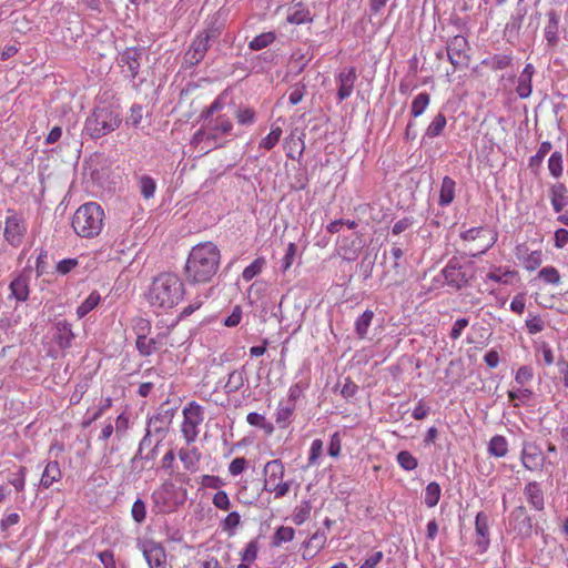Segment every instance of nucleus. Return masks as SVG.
Returning <instances> with one entry per match:
<instances>
[{
    "instance_id": "nucleus-56",
    "label": "nucleus",
    "mask_w": 568,
    "mask_h": 568,
    "mask_svg": "<svg viewBox=\"0 0 568 568\" xmlns=\"http://www.w3.org/2000/svg\"><path fill=\"white\" fill-rule=\"evenodd\" d=\"M305 92H306L305 83L300 82V83H296L295 85H293L291 88V92L288 95L290 103L292 105L298 104L303 100Z\"/></svg>"
},
{
    "instance_id": "nucleus-16",
    "label": "nucleus",
    "mask_w": 568,
    "mask_h": 568,
    "mask_svg": "<svg viewBox=\"0 0 568 568\" xmlns=\"http://www.w3.org/2000/svg\"><path fill=\"white\" fill-rule=\"evenodd\" d=\"M521 462L525 468L536 470L542 466L544 456L535 444L525 443L521 452Z\"/></svg>"
},
{
    "instance_id": "nucleus-2",
    "label": "nucleus",
    "mask_w": 568,
    "mask_h": 568,
    "mask_svg": "<svg viewBox=\"0 0 568 568\" xmlns=\"http://www.w3.org/2000/svg\"><path fill=\"white\" fill-rule=\"evenodd\" d=\"M225 105V95L220 94L215 100L201 112V118L209 121L206 126L197 130L192 139L193 144H202L209 149L222 146L221 138L231 134L233 122L227 114H219L212 118L214 113L223 110Z\"/></svg>"
},
{
    "instance_id": "nucleus-49",
    "label": "nucleus",
    "mask_w": 568,
    "mask_h": 568,
    "mask_svg": "<svg viewBox=\"0 0 568 568\" xmlns=\"http://www.w3.org/2000/svg\"><path fill=\"white\" fill-rule=\"evenodd\" d=\"M531 80H532L531 77H527V75H523V74L519 75L516 92L521 99H526L531 94V91H532Z\"/></svg>"
},
{
    "instance_id": "nucleus-11",
    "label": "nucleus",
    "mask_w": 568,
    "mask_h": 568,
    "mask_svg": "<svg viewBox=\"0 0 568 568\" xmlns=\"http://www.w3.org/2000/svg\"><path fill=\"white\" fill-rule=\"evenodd\" d=\"M142 551L150 568H168L165 549L161 544L145 541Z\"/></svg>"
},
{
    "instance_id": "nucleus-42",
    "label": "nucleus",
    "mask_w": 568,
    "mask_h": 568,
    "mask_svg": "<svg viewBox=\"0 0 568 568\" xmlns=\"http://www.w3.org/2000/svg\"><path fill=\"white\" fill-rule=\"evenodd\" d=\"M240 524L241 515L237 511H232L221 521V528L223 531L227 532L229 536H233Z\"/></svg>"
},
{
    "instance_id": "nucleus-36",
    "label": "nucleus",
    "mask_w": 568,
    "mask_h": 568,
    "mask_svg": "<svg viewBox=\"0 0 568 568\" xmlns=\"http://www.w3.org/2000/svg\"><path fill=\"white\" fill-rule=\"evenodd\" d=\"M156 344L154 338L138 334L136 347L141 355H152V353L158 352Z\"/></svg>"
},
{
    "instance_id": "nucleus-50",
    "label": "nucleus",
    "mask_w": 568,
    "mask_h": 568,
    "mask_svg": "<svg viewBox=\"0 0 568 568\" xmlns=\"http://www.w3.org/2000/svg\"><path fill=\"white\" fill-rule=\"evenodd\" d=\"M323 454V440L322 439H314L310 447V454L307 458V466H315L317 465L318 458Z\"/></svg>"
},
{
    "instance_id": "nucleus-17",
    "label": "nucleus",
    "mask_w": 568,
    "mask_h": 568,
    "mask_svg": "<svg viewBox=\"0 0 568 568\" xmlns=\"http://www.w3.org/2000/svg\"><path fill=\"white\" fill-rule=\"evenodd\" d=\"M338 90H337V98L339 101H343L347 99L354 89V84L356 81V71L355 68H349L346 70H343L338 74Z\"/></svg>"
},
{
    "instance_id": "nucleus-59",
    "label": "nucleus",
    "mask_w": 568,
    "mask_h": 568,
    "mask_svg": "<svg viewBox=\"0 0 568 568\" xmlns=\"http://www.w3.org/2000/svg\"><path fill=\"white\" fill-rule=\"evenodd\" d=\"M247 468V460L245 457H236L229 465V474L236 477L245 471Z\"/></svg>"
},
{
    "instance_id": "nucleus-32",
    "label": "nucleus",
    "mask_w": 568,
    "mask_h": 568,
    "mask_svg": "<svg viewBox=\"0 0 568 568\" xmlns=\"http://www.w3.org/2000/svg\"><path fill=\"white\" fill-rule=\"evenodd\" d=\"M295 537V530L288 526L278 527L273 537H272V546L280 547L283 542L292 541Z\"/></svg>"
},
{
    "instance_id": "nucleus-22",
    "label": "nucleus",
    "mask_w": 568,
    "mask_h": 568,
    "mask_svg": "<svg viewBox=\"0 0 568 568\" xmlns=\"http://www.w3.org/2000/svg\"><path fill=\"white\" fill-rule=\"evenodd\" d=\"M260 551L258 538L250 540L245 548L240 552L241 562L236 568H251V565L256 560Z\"/></svg>"
},
{
    "instance_id": "nucleus-24",
    "label": "nucleus",
    "mask_w": 568,
    "mask_h": 568,
    "mask_svg": "<svg viewBox=\"0 0 568 568\" xmlns=\"http://www.w3.org/2000/svg\"><path fill=\"white\" fill-rule=\"evenodd\" d=\"M296 409V405L294 403H288L286 400H282L278 404V407L275 413L276 424L281 428H285L290 425L292 416Z\"/></svg>"
},
{
    "instance_id": "nucleus-38",
    "label": "nucleus",
    "mask_w": 568,
    "mask_h": 568,
    "mask_svg": "<svg viewBox=\"0 0 568 568\" xmlns=\"http://www.w3.org/2000/svg\"><path fill=\"white\" fill-rule=\"evenodd\" d=\"M429 94L426 92H422L415 97L412 102L410 113L413 116L417 118L424 113L426 108L429 104Z\"/></svg>"
},
{
    "instance_id": "nucleus-4",
    "label": "nucleus",
    "mask_w": 568,
    "mask_h": 568,
    "mask_svg": "<svg viewBox=\"0 0 568 568\" xmlns=\"http://www.w3.org/2000/svg\"><path fill=\"white\" fill-rule=\"evenodd\" d=\"M122 123L121 108L114 103H100L87 118L84 130L92 139H100L115 131Z\"/></svg>"
},
{
    "instance_id": "nucleus-47",
    "label": "nucleus",
    "mask_w": 568,
    "mask_h": 568,
    "mask_svg": "<svg viewBox=\"0 0 568 568\" xmlns=\"http://www.w3.org/2000/svg\"><path fill=\"white\" fill-rule=\"evenodd\" d=\"M446 125V119L443 114L438 113L429 123L426 134L430 138L439 135Z\"/></svg>"
},
{
    "instance_id": "nucleus-30",
    "label": "nucleus",
    "mask_w": 568,
    "mask_h": 568,
    "mask_svg": "<svg viewBox=\"0 0 568 568\" xmlns=\"http://www.w3.org/2000/svg\"><path fill=\"white\" fill-rule=\"evenodd\" d=\"M488 452L495 457H504L508 452V444L504 436H494L488 444Z\"/></svg>"
},
{
    "instance_id": "nucleus-53",
    "label": "nucleus",
    "mask_w": 568,
    "mask_h": 568,
    "mask_svg": "<svg viewBox=\"0 0 568 568\" xmlns=\"http://www.w3.org/2000/svg\"><path fill=\"white\" fill-rule=\"evenodd\" d=\"M212 504L214 505L215 508H217L220 510H229L231 507V500H230L227 493L225 490H221V489H219L214 494V496L212 498Z\"/></svg>"
},
{
    "instance_id": "nucleus-13",
    "label": "nucleus",
    "mask_w": 568,
    "mask_h": 568,
    "mask_svg": "<svg viewBox=\"0 0 568 568\" xmlns=\"http://www.w3.org/2000/svg\"><path fill=\"white\" fill-rule=\"evenodd\" d=\"M509 525L520 535L529 536L531 534L532 524L524 506L516 507L509 518Z\"/></svg>"
},
{
    "instance_id": "nucleus-6",
    "label": "nucleus",
    "mask_w": 568,
    "mask_h": 568,
    "mask_svg": "<svg viewBox=\"0 0 568 568\" xmlns=\"http://www.w3.org/2000/svg\"><path fill=\"white\" fill-rule=\"evenodd\" d=\"M285 466L281 459L268 460L263 468V489L272 493L275 498H282L290 493L291 484L283 481Z\"/></svg>"
},
{
    "instance_id": "nucleus-43",
    "label": "nucleus",
    "mask_w": 568,
    "mask_h": 568,
    "mask_svg": "<svg viewBox=\"0 0 568 568\" xmlns=\"http://www.w3.org/2000/svg\"><path fill=\"white\" fill-rule=\"evenodd\" d=\"M234 115L240 125H252L256 120V113L250 106L239 108Z\"/></svg>"
},
{
    "instance_id": "nucleus-46",
    "label": "nucleus",
    "mask_w": 568,
    "mask_h": 568,
    "mask_svg": "<svg viewBox=\"0 0 568 568\" xmlns=\"http://www.w3.org/2000/svg\"><path fill=\"white\" fill-rule=\"evenodd\" d=\"M548 169L552 176L559 178L562 174V155L560 152H554L548 160Z\"/></svg>"
},
{
    "instance_id": "nucleus-18",
    "label": "nucleus",
    "mask_w": 568,
    "mask_h": 568,
    "mask_svg": "<svg viewBox=\"0 0 568 568\" xmlns=\"http://www.w3.org/2000/svg\"><path fill=\"white\" fill-rule=\"evenodd\" d=\"M549 199L554 211L556 213L561 212L568 205V187L560 182L551 184Z\"/></svg>"
},
{
    "instance_id": "nucleus-28",
    "label": "nucleus",
    "mask_w": 568,
    "mask_h": 568,
    "mask_svg": "<svg viewBox=\"0 0 568 568\" xmlns=\"http://www.w3.org/2000/svg\"><path fill=\"white\" fill-rule=\"evenodd\" d=\"M312 21L311 12L302 3L294 6L293 11L287 16V22L303 24Z\"/></svg>"
},
{
    "instance_id": "nucleus-35",
    "label": "nucleus",
    "mask_w": 568,
    "mask_h": 568,
    "mask_svg": "<svg viewBox=\"0 0 568 568\" xmlns=\"http://www.w3.org/2000/svg\"><path fill=\"white\" fill-rule=\"evenodd\" d=\"M275 39L276 36L274 32H264L253 38L248 43V48L251 50L258 51L272 44Z\"/></svg>"
},
{
    "instance_id": "nucleus-33",
    "label": "nucleus",
    "mask_w": 568,
    "mask_h": 568,
    "mask_svg": "<svg viewBox=\"0 0 568 568\" xmlns=\"http://www.w3.org/2000/svg\"><path fill=\"white\" fill-rule=\"evenodd\" d=\"M373 318L374 312L371 310H366L361 316L357 317L355 322V331L361 338H364L367 335Z\"/></svg>"
},
{
    "instance_id": "nucleus-58",
    "label": "nucleus",
    "mask_w": 568,
    "mask_h": 568,
    "mask_svg": "<svg viewBox=\"0 0 568 568\" xmlns=\"http://www.w3.org/2000/svg\"><path fill=\"white\" fill-rule=\"evenodd\" d=\"M131 515L132 518L138 523L141 524L145 520L146 517V510H145V504L142 499H136L131 508Z\"/></svg>"
},
{
    "instance_id": "nucleus-3",
    "label": "nucleus",
    "mask_w": 568,
    "mask_h": 568,
    "mask_svg": "<svg viewBox=\"0 0 568 568\" xmlns=\"http://www.w3.org/2000/svg\"><path fill=\"white\" fill-rule=\"evenodd\" d=\"M184 295V284L180 277L170 272L159 274L152 281L146 298L149 304L161 311L176 306Z\"/></svg>"
},
{
    "instance_id": "nucleus-63",
    "label": "nucleus",
    "mask_w": 568,
    "mask_h": 568,
    "mask_svg": "<svg viewBox=\"0 0 568 568\" xmlns=\"http://www.w3.org/2000/svg\"><path fill=\"white\" fill-rule=\"evenodd\" d=\"M79 265L78 258H64L57 264V272L61 275L69 274Z\"/></svg>"
},
{
    "instance_id": "nucleus-62",
    "label": "nucleus",
    "mask_w": 568,
    "mask_h": 568,
    "mask_svg": "<svg viewBox=\"0 0 568 568\" xmlns=\"http://www.w3.org/2000/svg\"><path fill=\"white\" fill-rule=\"evenodd\" d=\"M534 373L532 368L529 366H521L517 373L515 381L519 386H525L532 379Z\"/></svg>"
},
{
    "instance_id": "nucleus-55",
    "label": "nucleus",
    "mask_w": 568,
    "mask_h": 568,
    "mask_svg": "<svg viewBox=\"0 0 568 568\" xmlns=\"http://www.w3.org/2000/svg\"><path fill=\"white\" fill-rule=\"evenodd\" d=\"M26 477H27V468L24 466H20L19 470L13 475L12 478H9V484H11L14 489L20 493L24 490L26 487Z\"/></svg>"
},
{
    "instance_id": "nucleus-14",
    "label": "nucleus",
    "mask_w": 568,
    "mask_h": 568,
    "mask_svg": "<svg viewBox=\"0 0 568 568\" xmlns=\"http://www.w3.org/2000/svg\"><path fill=\"white\" fill-rule=\"evenodd\" d=\"M142 52L140 49L126 48L120 55V65L126 68L129 75L134 79L140 71Z\"/></svg>"
},
{
    "instance_id": "nucleus-40",
    "label": "nucleus",
    "mask_w": 568,
    "mask_h": 568,
    "mask_svg": "<svg viewBox=\"0 0 568 568\" xmlns=\"http://www.w3.org/2000/svg\"><path fill=\"white\" fill-rule=\"evenodd\" d=\"M531 395L532 392L528 388H524V386H519L518 388L513 387V389L508 392V397L515 406L527 403Z\"/></svg>"
},
{
    "instance_id": "nucleus-23",
    "label": "nucleus",
    "mask_w": 568,
    "mask_h": 568,
    "mask_svg": "<svg viewBox=\"0 0 568 568\" xmlns=\"http://www.w3.org/2000/svg\"><path fill=\"white\" fill-rule=\"evenodd\" d=\"M548 24L545 28V38L547 41V44L549 47H556L559 37H558V29H559V16L555 10H550L548 13Z\"/></svg>"
},
{
    "instance_id": "nucleus-34",
    "label": "nucleus",
    "mask_w": 568,
    "mask_h": 568,
    "mask_svg": "<svg viewBox=\"0 0 568 568\" xmlns=\"http://www.w3.org/2000/svg\"><path fill=\"white\" fill-rule=\"evenodd\" d=\"M282 133V128L273 124L270 133L260 141V148L265 149L266 151L272 150L278 143Z\"/></svg>"
},
{
    "instance_id": "nucleus-41",
    "label": "nucleus",
    "mask_w": 568,
    "mask_h": 568,
    "mask_svg": "<svg viewBox=\"0 0 568 568\" xmlns=\"http://www.w3.org/2000/svg\"><path fill=\"white\" fill-rule=\"evenodd\" d=\"M246 422L251 426L260 427V428L264 429L265 433H267V434H272L274 432L273 425L271 423H268L266 420V418L258 413L252 412V413L247 414Z\"/></svg>"
},
{
    "instance_id": "nucleus-64",
    "label": "nucleus",
    "mask_w": 568,
    "mask_h": 568,
    "mask_svg": "<svg viewBox=\"0 0 568 568\" xmlns=\"http://www.w3.org/2000/svg\"><path fill=\"white\" fill-rule=\"evenodd\" d=\"M242 320V307L240 305H235L232 308L231 314L224 320L223 324L226 327H235L241 323Z\"/></svg>"
},
{
    "instance_id": "nucleus-44",
    "label": "nucleus",
    "mask_w": 568,
    "mask_h": 568,
    "mask_svg": "<svg viewBox=\"0 0 568 568\" xmlns=\"http://www.w3.org/2000/svg\"><path fill=\"white\" fill-rule=\"evenodd\" d=\"M139 186H140L141 194L144 199L149 200L154 196V193L156 190V183L151 176H149V175L141 176L139 180Z\"/></svg>"
},
{
    "instance_id": "nucleus-57",
    "label": "nucleus",
    "mask_w": 568,
    "mask_h": 568,
    "mask_svg": "<svg viewBox=\"0 0 568 568\" xmlns=\"http://www.w3.org/2000/svg\"><path fill=\"white\" fill-rule=\"evenodd\" d=\"M539 277L546 283L550 284H559L560 282L559 272L554 266H546L541 268L539 272Z\"/></svg>"
},
{
    "instance_id": "nucleus-61",
    "label": "nucleus",
    "mask_w": 568,
    "mask_h": 568,
    "mask_svg": "<svg viewBox=\"0 0 568 568\" xmlns=\"http://www.w3.org/2000/svg\"><path fill=\"white\" fill-rule=\"evenodd\" d=\"M542 263L541 251H534L525 258V267L528 271H535Z\"/></svg>"
},
{
    "instance_id": "nucleus-9",
    "label": "nucleus",
    "mask_w": 568,
    "mask_h": 568,
    "mask_svg": "<svg viewBox=\"0 0 568 568\" xmlns=\"http://www.w3.org/2000/svg\"><path fill=\"white\" fill-rule=\"evenodd\" d=\"M181 433L187 443L196 440L200 426L204 420V409L196 402H190L182 410Z\"/></svg>"
},
{
    "instance_id": "nucleus-8",
    "label": "nucleus",
    "mask_w": 568,
    "mask_h": 568,
    "mask_svg": "<svg viewBox=\"0 0 568 568\" xmlns=\"http://www.w3.org/2000/svg\"><path fill=\"white\" fill-rule=\"evenodd\" d=\"M6 242L12 247H19L26 237L28 224L14 210L9 209L3 223H0Z\"/></svg>"
},
{
    "instance_id": "nucleus-19",
    "label": "nucleus",
    "mask_w": 568,
    "mask_h": 568,
    "mask_svg": "<svg viewBox=\"0 0 568 568\" xmlns=\"http://www.w3.org/2000/svg\"><path fill=\"white\" fill-rule=\"evenodd\" d=\"M525 497L528 504L537 511L545 508V497L541 485L537 481H529L524 488Z\"/></svg>"
},
{
    "instance_id": "nucleus-54",
    "label": "nucleus",
    "mask_w": 568,
    "mask_h": 568,
    "mask_svg": "<svg viewBox=\"0 0 568 568\" xmlns=\"http://www.w3.org/2000/svg\"><path fill=\"white\" fill-rule=\"evenodd\" d=\"M203 488L220 489L225 485L224 480L215 475H202L199 479Z\"/></svg>"
},
{
    "instance_id": "nucleus-21",
    "label": "nucleus",
    "mask_w": 568,
    "mask_h": 568,
    "mask_svg": "<svg viewBox=\"0 0 568 568\" xmlns=\"http://www.w3.org/2000/svg\"><path fill=\"white\" fill-rule=\"evenodd\" d=\"M445 282L448 286L459 288L462 285V265L457 258H453L443 270Z\"/></svg>"
},
{
    "instance_id": "nucleus-52",
    "label": "nucleus",
    "mask_w": 568,
    "mask_h": 568,
    "mask_svg": "<svg viewBox=\"0 0 568 568\" xmlns=\"http://www.w3.org/2000/svg\"><path fill=\"white\" fill-rule=\"evenodd\" d=\"M297 253V245L295 243H288L286 247L285 255L283 256L282 263V272H287L294 263L295 256Z\"/></svg>"
},
{
    "instance_id": "nucleus-1",
    "label": "nucleus",
    "mask_w": 568,
    "mask_h": 568,
    "mask_svg": "<svg viewBox=\"0 0 568 568\" xmlns=\"http://www.w3.org/2000/svg\"><path fill=\"white\" fill-rule=\"evenodd\" d=\"M221 264V251L211 241L192 246L189 252L184 275L191 284L210 283L216 275Z\"/></svg>"
},
{
    "instance_id": "nucleus-25",
    "label": "nucleus",
    "mask_w": 568,
    "mask_h": 568,
    "mask_svg": "<svg viewBox=\"0 0 568 568\" xmlns=\"http://www.w3.org/2000/svg\"><path fill=\"white\" fill-rule=\"evenodd\" d=\"M62 477V473L60 469V466L58 462H50L44 467V470L42 473L40 484L44 488H49L54 483L59 481Z\"/></svg>"
},
{
    "instance_id": "nucleus-37",
    "label": "nucleus",
    "mask_w": 568,
    "mask_h": 568,
    "mask_svg": "<svg viewBox=\"0 0 568 568\" xmlns=\"http://www.w3.org/2000/svg\"><path fill=\"white\" fill-rule=\"evenodd\" d=\"M265 265V258L264 257H257L255 258L250 265H247L243 272H242V278L245 282H250L253 280L256 275H258L263 267Z\"/></svg>"
},
{
    "instance_id": "nucleus-12",
    "label": "nucleus",
    "mask_w": 568,
    "mask_h": 568,
    "mask_svg": "<svg viewBox=\"0 0 568 568\" xmlns=\"http://www.w3.org/2000/svg\"><path fill=\"white\" fill-rule=\"evenodd\" d=\"M475 546L476 552L483 554L487 550L490 539H489V518L488 516L480 511L476 515L475 521Z\"/></svg>"
},
{
    "instance_id": "nucleus-20",
    "label": "nucleus",
    "mask_w": 568,
    "mask_h": 568,
    "mask_svg": "<svg viewBox=\"0 0 568 568\" xmlns=\"http://www.w3.org/2000/svg\"><path fill=\"white\" fill-rule=\"evenodd\" d=\"M325 544V532H314L306 541H304V551L302 554V557L304 559H312L324 548Z\"/></svg>"
},
{
    "instance_id": "nucleus-31",
    "label": "nucleus",
    "mask_w": 568,
    "mask_h": 568,
    "mask_svg": "<svg viewBox=\"0 0 568 568\" xmlns=\"http://www.w3.org/2000/svg\"><path fill=\"white\" fill-rule=\"evenodd\" d=\"M200 453L196 448L192 449H180L179 457L183 463L184 468L187 470H194L197 463L200 462Z\"/></svg>"
},
{
    "instance_id": "nucleus-39",
    "label": "nucleus",
    "mask_w": 568,
    "mask_h": 568,
    "mask_svg": "<svg viewBox=\"0 0 568 568\" xmlns=\"http://www.w3.org/2000/svg\"><path fill=\"white\" fill-rule=\"evenodd\" d=\"M440 498V487L437 483H429L425 489L424 501L427 507L436 506Z\"/></svg>"
},
{
    "instance_id": "nucleus-48",
    "label": "nucleus",
    "mask_w": 568,
    "mask_h": 568,
    "mask_svg": "<svg viewBox=\"0 0 568 568\" xmlns=\"http://www.w3.org/2000/svg\"><path fill=\"white\" fill-rule=\"evenodd\" d=\"M397 463L405 470H413L418 466L416 457L407 450H403L397 454Z\"/></svg>"
},
{
    "instance_id": "nucleus-29",
    "label": "nucleus",
    "mask_w": 568,
    "mask_h": 568,
    "mask_svg": "<svg viewBox=\"0 0 568 568\" xmlns=\"http://www.w3.org/2000/svg\"><path fill=\"white\" fill-rule=\"evenodd\" d=\"M455 181L448 176H445L442 182L439 204L447 205L452 203L455 197Z\"/></svg>"
},
{
    "instance_id": "nucleus-60",
    "label": "nucleus",
    "mask_w": 568,
    "mask_h": 568,
    "mask_svg": "<svg viewBox=\"0 0 568 568\" xmlns=\"http://www.w3.org/2000/svg\"><path fill=\"white\" fill-rule=\"evenodd\" d=\"M513 276H514L513 272L501 271L500 268L491 271L487 274L488 280L494 281L496 283H503V284H508Z\"/></svg>"
},
{
    "instance_id": "nucleus-51",
    "label": "nucleus",
    "mask_w": 568,
    "mask_h": 568,
    "mask_svg": "<svg viewBox=\"0 0 568 568\" xmlns=\"http://www.w3.org/2000/svg\"><path fill=\"white\" fill-rule=\"evenodd\" d=\"M556 373L554 377L559 379L568 388V362L564 357H558L556 362Z\"/></svg>"
},
{
    "instance_id": "nucleus-5",
    "label": "nucleus",
    "mask_w": 568,
    "mask_h": 568,
    "mask_svg": "<svg viewBox=\"0 0 568 568\" xmlns=\"http://www.w3.org/2000/svg\"><path fill=\"white\" fill-rule=\"evenodd\" d=\"M104 220L103 209L95 202H88L75 210L71 220V226L80 237L93 239L103 230Z\"/></svg>"
},
{
    "instance_id": "nucleus-15",
    "label": "nucleus",
    "mask_w": 568,
    "mask_h": 568,
    "mask_svg": "<svg viewBox=\"0 0 568 568\" xmlns=\"http://www.w3.org/2000/svg\"><path fill=\"white\" fill-rule=\"evenodd\" d=\"M210 47V34L207 32L201 33L195 37L190 49L186 52V57L192 64H196L203 60L205 53Z\"/></svg>"
},
{
    "instance_id": "nucleus-45",
    "label": "nucleus",
    "mask_w": 568,
    "mask_h": 568,
    "mask_svg": "<svg viewBox=\"0 0 568 568\" xmlns=\"http://www.w3.org/2000/svg\"><path fill=\"white\" fill-rule=\"evenodd\" d=\"M458 36L447 44V55L452 64L457 68L462 61V51L459 49Z\"/></svg>"
},
{
    "instance_id": "nucleus-26",
    "label": "nucleus",
    "mask_w": 568,
    "mask_h": 568,
    "mask_svg": "<svg viewBox=\"0 0 568 568\" xmlns=\"http://www.w3.org/2000/svg\"><path fill=\"white\" fill-rule=\"evenodd\" d=\"M10 296L19 302H24L29 297L28 280L24 276H18L10 283Z\"/></svg>"
},
{
    "instance_id": "nucleus-7",
    "label": "nucleus",
    "mask_w": 568,
    "mask_h": 568,
    "mask_svg": "<svg viewBox=\"0 0 568 568\" xmlns=\"http://www.w3.org/2000/svg\"><path fill=\"white\" fill-rule=\"evenodd\" d=\"M186 494V489H178L173 484L168 483L152 494V499L159 513L169 514L185 503Z\"/></svg>"
},
{
    "instance_id": "nucleus-10",
    "label": "nucleus",
    "mask_w": 568,
    "mask_h": 568,
    "mask_svg": "<svg viewBox=\"0 0 568 568\" xmlns=\"http://www.w3.org/2000/svg\"><path fill=\"white\" fill-rule=\"evenodd\" d=\"M493 244L488 230L479 227L464 232V255L477 256L484 254Z\"/></svg>"
},
{
    "instance_id": "nucleus-27",
    "label": "nucleus",
    "mask_w": 568,
    "mask_h": 568,
    "mask_svg": "<svg viewBox=\"0 0 568 568\" xmlns=\"http://www.w3.org/2000/svg\"><path fill=\"white\" fill-rule=\"evenodd\" d=\"M101 302V295L98 291L91 292L88 297L78 306L77 316L79 318L84 317L91 311H93Z\"/></svg>"
}]
</instances>
